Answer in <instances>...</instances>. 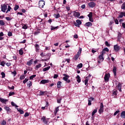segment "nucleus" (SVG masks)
<instances>
[{
    "label": "nucleus",
    "mask_w": 125,
    "mask_h": 125,
    "mask_svg": "<svg viewBox=\"0 0 125 125\" xmlns=\"http://www.w3.org/2000/svg\"><path fill=\"white\" fill-rule=\"evenodd\" d=\"M63 76V77L62 78V80L66 82L67 83H71V80H69V78H70V76L66 74H63L62 75Z\"/></svg>",
    "instance_id": "obj_1"
},
{
    "label": "nucleus",
    "mask_w": 125,
    "mask_h": 125,
    "mask_svg": "<svg viewBox=\"0 0 125 125\" xmlns=\"http://www.w3.org/2000/svg\"><path fill=\"white\" fill-rule=\"evenodd\" d=\"M82 54V48H80L79 49V50L76 55H75L74 60L75 61H77L78 59H79V57H80V55Z\"/></svg>",
    "instance_id": "obj_2"
},
{
    "label": "nucleus",
    "mask_w": 125,
    "mask_h": 125,
    "mask_svg": "<svg viewBox=\"0 0 125 125\" xmlns=\"http://www.w3.org/2000/svg\"><path fill=\"white\" fill-rule=\"evenodd\" d=\"M7 5L8 4H6L1 5V10L2 12H5V11H6V10L7 9Z\"/></svg>",
    "instance_id": "obj_3"
},
{
    "label": "nucleus",
    "mask_w": 125,
    "mask_h": 125,
    "mask_svg": "<svg viewBox=\"0 0 125 125\" xmlns=\"http://www.w3.org/2000/svg\"><path fill=\"white\" fill-rule=\"evenodd\" d=\"M74 26H76V27H78V28H80V25H82V21L80 20H77L76 22H74Z\"/></svg>",
    "instance_id": "obj_4"
},
{
    "label": "nucleus",
    "mask_w": 125,
    "mask_h": 125,
    "mask_svg": "<svg viewBox=\"0 0 125 125\" xmlns=\"http://www.w3.org/2000/svg\"><path fill=\"white\" fill-rule=\"evenodd\" d=\"M45 4V2L44 1L41 0L39 2V7L41 8H43V6Z\"/></svg>",
    "instance_id": "obj_5"
},
{
    "label": "nucleus",
    "mask_w": 125,
    "mask_h": 125,
    "mask_svg": "<svg viewBox=\"0 0 125 125\" xmlns=\"http://www.w3.org/2000/svg\"><path fill=\"white\" fill-rule=\"evenodd\" d=\"M88 5L91 8H93V7H95V5H96V3L93 1L90 2L88 3Z\"/></svg>",
    "instance_id": "obj_6"
},
{
    "label": "nucleus",
    "mask_w": 125,
    "mask_h": 125,
    "mask_svg": "<svg viewBox=\"0 0 125 125\" xmlns=\"http://www.w3.org/2000/svg\"><path fill=\"white\" fill-rule=\"evenodd\" d=\"M109 79H110V73L105 74L104 77L105 82H109Z\"/></svg>",
    "instance_id": "obj_7"
},
{
    "label": "nucleus",
    "mask_w": 125,
    "mask_h": 125,
    "mask_svg": "<svg viewBox=\"0 0 125 125\" xmlns=\"http://www.w3.org/2000/svg\"><path fill=\"white\" fill-rule=\"evenodd\" d=\"M4 109L5 110V111H6L7 112V114H10V113H11V109H10V108L8 106H4Z\"/></svg>",
    "instance_id": "obj_8"
},
{
    "label": "nucleus",
    "mask_w": 125,
    "mask_h": 125,
    "mask_svg": "<svg viewBox=\"0 0 125 125\" xmlns=\"http://www.w3.org/2000/svg\"><path fill=\"white\" fill-rule=\"evenodd\" d=\"M93 100H94V98L91 97H90L88 99V105L89 106H91V102H92V101H93Z\"/></svg>",
    "instance_id": "obj_9"
},
{
    "label": "nucleus",
    "mask_w": 125,
    "mask_h": 125,
    "mask_svg": "<svg viewBox=\"0 0 125 125\" xmlns=\"http://www.w3.org/2000/svg\"><path fill=\"white\" fill-rule=\"evenodd\" d=\"M41 121L43 122L44 124H45V125H47L48 121L46 120L45 116H43L41 118Z\"/></svg>",
    "instance_id": "obj_10"
},
{
    "label": "nucleus",
    "mask_w": 125,
    "mask_h": 125,
    "mask_svg": "<svg viewBox=\"0 0 125 125\" xmlns=\"http://www.w3.org/2000/svg\"><path fill=\"white\" fill-rule=\"evenodd\" d=\"M73 12V16H74V17H77L78 18H79V17L81 16V13L80 12H76L75 11Z\"/></svg>",
    "instance_id": "obj_11"
},
{
    "label": "nucleus",
    "mask_w": 125,
    "mask_h": 125,
    "mask_svg": "<svg viewBox=\"0 0 125 125\" xmlns=\"http://www.w3.org/2000/svg\"><path fill=\"white\" fill-rule=\"evenodd\" d=\"M120 49V48L119 46V45H118V44L114 45V51H115V52H118V51H119Z\"/></svg>",
    "instance_id": "obj_12"
},
{
    "label": "nucleus",
    "mask_w": 125,
    "mask_h": 125,
    "mask_svg": "<svg viewBox=\"0 0 125 125\" xmlns=\"http://www.w3.org/2000/svg\"><path fill=\"white\" fill-rule=\"evenodd\" d=\"M46 58L44 60V61H47V60H49L50 59V56H51V54L48 53L46 54Z\"/></svg>",
    "instance_id": "obj_13"
},
{
    "label": "nucleus",
    "mask_w": 125,
    "mask_h": 125,
    "mask_svg": "<svg viewBox=\"0 0 125 125\" xmlns=\"http://www.w3.org/2000/svg\"><path fill=\"white\" fill-rule=\"evenodd\" d=\"M0 101L1 103H3L4 104H6V102L8 101V100L2 99L1 98H0Z\"/></svg>",
    "instance_id": "obj_14"
},
{
    "label": "nucleus",
    "mask_w": 125,
    "mask_h": 125,
    "mask_svg": "<svg viewBox=\"0 0 125 125\" xmlns=\"http://www.w3.org/2000/svg\"><path fill=\"white\" fill-rule=\"evenodd\" d=\"M117 88L119 91L122 92V84L120 83H118V85H117Z\"/></svg>",
    "instance_id": "obj_15"
},
{
    "label": "nucleus",
    "mask_w": 125,
    "mask_h": 125,
    "mask_svg": "<svg viewBox=\"0 0 125 125\" xmlns=\"http://www.w3.org/2000/svg\"><path fill=\"white\" fill-rule=\"evenodd\" d=\"M35 47L36 49V52H39V51H40V45H39V44H36Z\"/></svg>",
    "instance_id": "obj_16"
},
{
    "label": "nucleus",
    "mask_w": 125,
    "mask_h": 125,
    "mask_svg": "<svg viewBox=\"0 0 125 125\" xmlns=\"http://www.w3.org/2000/svg\"><path fill=\"white\" fill-rule=\"evenodd\" d=\"M122 33L119 32L117 36L118 42H121V39H122Z\"/></svg>",
    "instance_id": "obj_17"
},
{
    "label": "nucleus",
    "mask_w": 125,
    "mask_h": 125,
    "mask_svg": "<svg viewBox=\"0 0 125 125\" xmlns=\"http://www.w3.org/2000/svg\"><path fill=\"white\" fill-rule=\"evenodd\" d=\"M48 83H49V80H42V81H41V83H42V84Z\"/></svg>",
    "instance_id": "obj_18"
},
{
    "label": "nucleus",
    "mask_w": 125,
    "mask_h": 125,
    "mask_svg": "<svg viewBox=\"0 0 125 125\" xmlns=\"http://www.w3.org/2000/svg\"><path fill=\"white\" fill-rule=\"evenodd\" d=\"M113 73L114 76L116 77L117 75V67H116V66H113Z\"/></svg>",
    "instance_id": "obj_19"
},
{
    "label": "nucleus",
    "mask_w": 125,
    "mask_h": 125,
    "mask_svg": "<svg viewBox=\"0 0 125 125\" xmlns=\"http://www.w3.org/2000/svg\"><path fill=\"white\" fill-rule=\"evenodd\" d=\"M85 26L86 27H91V26H92V23H91V22H86L85 23Z\"/></svg>",
    "instance_id": "obj_20"
},
{
    "label": "nucleus",
    "mask_w": 125,
    "mask_h": 125,
    "mask_svg": "<svg viewBox=\"0 0 125 125\" xmlns=\"http://www.w3.org/2000/svg\"><path fill=\"white\" fill-rule=\"evenodd\" d=\"M33 59H31L28 62H27L26 64L28 65V66H31L32 64H33Z\"/></svg>",
    "instance_id": "obj_21"
},
{
    "label": "nucleus",
    "mask_w": 125,
    "mask_h": 125,
    "mask_svg": "<svg viewBox=\"0 0 125 125\" xmlns=\"http://www.w3.org/2000/svg\"><path fill=\"white\" fill-rule=\"evenodd\" d=\"M121 117L122 119H125V111H123L121 113Z\"/></svg>",
    "instance_id": "obj_22"
},
{
    "label": "nucleus",
    "mask_w": 125,
    "mask_h": 125,
    "mask_svg": "<svg viewBox=\"0 0 125 125\" xmlns=\"http://www.w3.org/2000/svg\"><path fill=\"white\" fill-rule=\"evenodd\" d=\"M41 67H42V63H40L39 64L36 65L35 69V70L38 71V70L39 69H40V68H41Z\"/></svg>",
    "instance_id": "obj_23"
},
{
    "label": "nucleus",
    "mask_w": 125,
    "mask_h": 125,
    "mask_svg": "<svg viewBox=\"0 0 125 125\" xmlns=\"http://www.w3.org/2000/svg\"><path fill=\"white\" fill-rule=\"evenodd\" d=\"M18 112H19L21 115L24 114V111L20 108H17Z\"/></svg>",
    "instance_id": "obj_24"
},
{
    "label": "nucleus",
    "mask_w": 125,
    "mask_h": 125,
    "mask_svg": "<svg viewBox=\"0 0 125 125\" xmlns=\"http://www.w3.org/2000/svg\"><path fill=\"white\" fill-rule=\"evenodd\" d=\"M46 91H40L39 92V96H42V95H44V94L45 93L46 94Z\"/></svg>",
    "instance_id": "obj_25"
},
{
    "label": "nucleus",
    "mask_w": 125,
    "mask_h": 125,
    "mask_svg": "<svg viewBox=\"0 0 125 125\" xmlns=\"http://www.w3.org/2000/svg\"><path fill=\"white\" fill-rule=\"evenodd\" d=\"M118 92V90L113 91L112 92V96H114V97L117 96V94Z\"/></svg>",
    "instance_id": "obj_26"
},
{
    "label": "nucleus",
    "mask_w": 125,
    "mask_h": 125,
    "mask_svg": "<svg viewBox=\"0 0 125 125\" xmlns=\"http://www.w3.org/2000/svg\"><path fill=\"white\" fill-rule=\"evenodd\" d=\"M50 69V66H48L47 67H45L42 69L43 72H46V71H48Z\"/></svg>",
    "instance_id": "obj_27"
},
{
    "label": "nucleus",
    "mask_w": 125,
    "mask_h": 125,
    "mask_svg": "<svg viewBox=\"0 0 125 125\" xmlns=\"http://www.w3.org/2000/svg\"><path fill=\"white\" fill-rule=\"evenodd\" d=\"M99 59L101 60V61H104V58H103V55L101 54L99 56Z\"/></svg>",
    "instance_id": "obj_28"
},
{
    "label": "nucleus",
    "mask_w": 125,
    "mask_h": 125,
    "mask_svg": "<svg viewBox=\"0 0 125 125\" xmlns=\"http://www.w3.org/2000/svg\"><path fill=\"white\" fill-rule=\"evenodd\" d=\"M0 26H4V25H5V23L4 22V21L0 20Z\"/></svg>",
    "instance_id": "obj_29"
},
{
    "label": "nucleus",
    "mask_w": 125,
    "mask_h": 125,
    "mask_svg": "<svg viewBox=\"0 0 125 125\" xmlns=\"http://www.w3.org/2000/svg\"><path fill=\"white\" fill-rule=\"evenodd\" d=\"M62 82H61V81H59L57 83V87L58 88H60V87H61V83Z\"/></svg>",
    "instance_id": "obj_30"
},
{
    "label": "nucleus",
    "mask_w": 125,
    "mask_h": 125,
    "mask_svg": "<svg viewBox=\"0 0 125 125\" xmlns=\"http://www.w3.org/2000/svg\"><path fill=\"white\" fill-rule=\"evenodd\" d=\"M77 79V82H78L79 83H81V77L79 75H77L76 77Z\"/></svg>",
    "instance_id": "obj_31"
},
{
    "label": "nucleus",
    "mask_w": 125,
    "mask_h": 125,
    "mask_svg": "<svg viewBox=\"0 0 125 125\" xmlns=\"http://www.w3.org/2000/svg\"><path fill=\"white\" fill-rule=\"evenodd\" d=\"M54 15L55 18H56V19H58V18L60 17V14H59V13L55 14Z\"/></svg>",
    "instance_id": "obj_32"
},
{
    "label": "nucleus",
    "mask_w": 125,
    "mask_h": 125,
    "mask_svg": "<svg viewBox=\"0 0 125 125\" xmlns=\"http://www.w3.org/2000/svg\"><path fill=\"white\" fill-rule=\"evenodd\" d=\"M36 77H37V75L36 74L32 75L29 77V80H34V78H36Z\"/></svg>",
    "instance_id": "obj_33"
},
{
    "label": "nucleus",
    "mask_w": 125,
    "mask_h": 125,
    "mask_svg": "<svg viewBox=\"0 0 125 125\" xmlns=\"http://www.w3.org/2000/svg\"><path fill=\"white\" fill-rule=\"evenodd\" d=\"M103 112H104V109L100 108L99 110V113L100 115H101L102 113H103Z\"/></svg>",
    "instance_id": "obj_34"
},
{
    "label": "nucleus",
    "mask_w": 125,
    "mask_h": 125,
    "mask_svg": "<svg viewBox=\"0 0 125 125\" xmlns=\"http://www.w3.org/2000/svg\"><path fill=\"white\" fill-rule=\"evenodd\" d=\"M56 29H58V26L54 27L53 26H51V31H53Z\"/></svg>",
    "instance_id": "obj_35"
},
{
    "label": "nucleus",
    "mask_w": 125,
    "mask_h": 125,
    "mask_svg": "<svg viewBox=\"0 0 125 125\" xmlns=\"http://www.w3.org/2000/svg\"><path fill=\"white\" fill-rule=\"evenodd\" d=\"M96 113H97V109H95L93 110V111L92 113V116L93 117L94 115H95Z\"/></svg>",
    "instance_id": "obj_36"
},
{
    "label": "nucleus",
    "mask_w": 125,
    "mask_h": 125,
    "mask_svg": "<svg viewBox=\"0 0 125 125\" xmlns=\"http://www.w3.org/2000/svg\"><path fill=\"white\" fill-rule=\"evenodd\" d=\"M11 105L13 107H16V108H18V105H17L16 104H15V103H14V102H11Z\"/></svg>",
    "instance_id": "obj_37"
},
{
    "label": "nucleus",
    "mask_w": 125,
    "mask_h": 125,
    "mask_svg": "<svg viewBox=\"0 0 125 125\" xmlns=\"http://www.w3.org/2000/svg\"><path fill=\"white\" fill-rule=\"evenodd\" d=\"M41 33V30L38 29L35 32L34 35H39Z\"/></svg>",
    "instance_id": "obj_38"
},
{
    "label": "nucleus",
    "mask_w": 125,
    "mask_h": 125,
    "mask_svg": "<svg viewBox=\"0 0 125 125\" xmlns=\"http://www.w3.org/2000/svg\"><path fill=\"white\" fill-rule=\"evenodd\" d=\"M121 9H123L124 10H125V2L122 4V5L121 6Z\"/></svg>",
    "instance_id": "obj_39"
},
{
    "label": "nucleus",
    "mask_w": 125,
    "mask_h": 125,
    "mask_svg": "<svg viewBox=\"0 0 125 125\" xmlns=\"http://www.w3.org/2000/svg\"><path fill=\"white\" fill-rule=\"evenodd\" d=\"M67 61V63H70V59H66L62 61L63 63H65Z\"/></svg>",
    "instance_id": "obj_40"
},
{
    "label": "nucleus",
    "mask_w": 125,
    "mask_h": 125,
    "mask_svg": "<svg viewBox=\"0 0 125 125\" xmlns=\"http://www.w3.org/2000/svg\"><path fill=\"white\" fill-rule=\"evenodd\" d=\"M59 111V106L57 107L54 111V114H57V112Z\"/></svg>",
    "instance_id": "obj_41"
},
{
    "label": "nucleus",
    "mask_w": 125,
    "mask_h": 125,
    "mask_svg": "<svg viewBox=\"0 0 125 125\" xmlns=\"http://www.w3.org/2000/svg\"><path fill=\"white\" fill-rule=\"evenodd\" d=\"M77 68H79V69H81V68H83V63H81L78 64Z\"/></svg>",
    "instance_id": "obj_42"
},
{
    "label": "nucleus",
    "mask_w": 125,
    "mask_h": 125,
    "mask_svg": "<svg viewBox=\"0 0 125 125\" xmlns=\"http://www.w3.org/2000/svg\"><path fill=\"white\" fill-rule=\"evenodd\" d=\"M11 74L14 75V77H15V76L17 75V72H16V70H14V71H11Z\"/></svg>",
    "instance_id": "obj_43"
},
{
    "label": "nucleus",
    "mask_w": 125,
    "mask_h": 125,
    "mask_svg": "<svg viewBox=\"0 0 125 125\" xmlns=\"http://www.w3.org/2000/svg\"><path fill=\"white\" fill-rule=\"evenodd\" d=\"M32 82L31 81H29L27 83V85L28 86H29V87H31V86H32Z\"/></svg>",
    "instance_id": "obj_44"
},
{
    "label": "nucleus",
    "mask_w": 125,
    "mask_h": 125,
    "mask_svg": "<svg viewBox=\"0 0 125 125\" xmlns=\"http://www.w3.org/2000/svg\"><path fill=\"white\" fill-rule=\"evenodd\" d=\"M19 9V5H16L14 8V10H15V11H16V10H18Z\"/></svg>",
    "instance_id": "obj_45"
},
{
    "label": "nucleus",
    "mask_w": 125,
    "mask_h": 125,
    "mask_svg": "<svg viewBox=\"0 0 125 125\" xmlns=\"http://www.w3.org/2000/svg\"><path fill=\"white\" fill-rule=\"evenodd\" d=\"M11 9H12L11 7L10 6L8 5L7 10L6 12V13H7L9 11H10V10H11Z\"/></svg>",
    "instance_id": "obj_46"
},
{
    "label": "nucleus",
    "mask_w": 125,
    "mask_h": 125,
    "mask_svg": "<svg viewBox=\"0 0 125 125\" xmlns=\"http://www.w3.org/2000/svg\"><path fill=\"white\" fill-rule=\"evenodd\" d=\"M24 53V52H23V50L22 49H21L19 50V54L20 55H23V54Z\"/></svg>",
    "instance_id": "obj_47"
},
{
    "label": "nucleus",
    "mask_w": 125,
    "mask_h": 125,
    "mask_svg": "<svg viewBox=\"0 0 125 125\" xmlns=\"http://www.w3.org/2000/svg\"><path fill=\"white\" fill-rule=\"evenodd\" d=\"M28 81H29V78H25V80L23 81V83L25 84V83H26Z\"/></svg>",
    "instance_id": "obj_48"
},
{
    "label": "nucleus",
    "mask_w": 125,
    "mask_h": 125,
    "mask_svg": "<svg viewBox=\"0 0 125 125\" xmlns=\"http://www.w3.org/2000/svg\"><path fill=\"white\" fill-rule=\"evenodd\" d=\"M0 65H1V66H2L3 67H4V65H5V62L4 61L1 62Z\"/></svg>",
    "instance_id": "obj_49"
},
{
    "label": "nucleus",
    "mask_w": 125,
    "mask_h": 125,
    "mask_svg": "<svg viewBox=\"0 0 125 125\" xmlns=\"http://www.w3.org/2000/svg\"><path fill=\"white\" fill-rule=\"evenodd\" d=\"M1 75L2 76V77H1L2 79H3L4 78H5V73H4V72H2L1 73Z\"/></svg>",
    "instance_id": "obj_50"
},
{
    "label": "nucleus",
    "mask_w": 125,
    "mask_h": 125,
    "mask_svg": "<svg viewBox=\"0 0 125 125\" xmlns=\"http://www.w3.org/2000/svg\"><path fill=\"white\" fill-rule=\"evenodd\" d=\"M88 79H85L84 80L85 85H88Z\"/></svg>",
    "instance_id": "obj_51"
},
{
    "label": "nucleus",
    "mask_w": 125,
    "mask_h": 125,
    "mask_svg": "<svg viewBox=\"0 0 125 125\" xmlns=\"http://www.w3.org/2000/svg\"><path fill=\"white\" fill-rule=\"evenodd\" d=\"M15 94V93L14 92H10L9 93V96H12V95H14Z\"/></svg>",
    "instance_id": "obj_52"
},
{
    "label": "nucleus",
    "mask_w": 125,
    "mask_h": 125,
    "mask_svg": "<svg viewBox=\"0 0 125 125\" xmlns=\"http://www.w3.org/2000/svg\"><path fill=\"white\" fill-rule=\"evenodd\" d=\"M105 44L106 46H107L108 47H110V46L111 45L110 44H109V42H108L107 41L105 42Z\"/></svg>",
    "instance_id": "obj_53"
},
{
    "label": "nucleus",
    "mask_w": 125,
    "mask_h": 125,
    "mask_svg": "<svg viewBox=\"0 0 125 125\" xmlns=\"http://www.w3.org/2000/svg\"><path fill=\"white\" fill-rule=\"evenodd\" d=\"M89 18H91L92 17V12H90L89 14L87 15Z\"/></svg>",
    "instance_id": "obj_54"
},
{
    "label": "nucleus",
    "mask_w": 125,
    "mask_h": 125,
    "mask_svg": "<svg viewBox=\"0 0 125 125\" xmlns=\"http://www.w3.org/2000/svg\"><path fill=\"white\" fill-rule=\"evenodd\" d=\"M24 79H25V75H21L20 77V79L21 80H24Z\"/></svg>",
    "instance_id": "obj_55"
},
{
    "label": "nucleus",
    "mask_w": 125,
    "mask_h": 125,
    "mask_svg": "<svg viewBox=\"0 0 125 125\" xmlns=\"http://www.w3.org/2000/svg\"><path fill=\"white\" fill-rule=\"evenodd\" d=\"M61 100H62V98H59L57 99V103L60 104L61 103Z\"/></svg>",
    "instance_id": "obj_56"
},
{
    "label": "nucleus",
    "mask_w": 125,
    "mask_h": 125,
    "mask_svg": "<svg viewBox=\"0 0 125 125\" xmlns=\"http://www.w3.org/2000/svg\"><path fill=\"white\" fill-rule=\"evenodd\" d=\"M5 19L7 21H11V18L9 17H7L5 18Z\"/></svg>",
    "instance_id": "obj_57"
},
{
    "label": "nucleus",
    "mask_w": 125,
    "mask_h": 125,
    "mask_svg": "<svg viewBox=\"0 0 125 125\" xmlns=\"http://www.w3.org/2000/svg\"><path fill=\"white\" fill-rule=\"evenodd\" d=\"M100 108L104 109L103 108H104V105H103V103H101Z\"/></svg>",
    "instance_id": "obj_58"
},
{
    "label": "nucleus",
    "mask_w": 125,
    "mask_h": 125,
    "mask_svg": "<svg viewBox=\"0 0 125 125\" xmlns=\"http://www.w3.org/2000/svg\"><path fill=\"white\" fill-rule=\"evenodd\" d=\"M8 37H12V32L9 31L8 32Z\"/></svg>",
    "instance_id": "obj_59"
},
{
    "label": "nucleus",
    "mask_w": 125,
    "mask_h": 125,
    "mask_svg": "<svg viewBox=\"0 0 125 125\" xmlns=\"http://www.w3.org/2000/svg\"><path fill=\"white\" fill-rule=\"evenodd\" d=\"M22 29H28V26H27L26 24H24V25L22 26Z\"/></svg>",
    "instance_id": "obj_60"
},
{
    "label": "nucleus",
    "mask_w": 125,
    "mask_h": 125,
    "mask_svg": "<svg viewBox=\"0 0 125 125\" xmlns=\"http://www.w3.org/2000/svg\"><path fill=\"white\" fill-rule=\"evenodd\" d=\"M41 56L42 57H44V56H46V54H44L43 53H41V54H40Z\"/></svg>",
    "instance_id": "obj_61"
},
{
    "label": "nucleus",
    "mask_w": 125,
    "mask_h": 125,
    "mask_svg": "<svg viewBox=\"0 0 125 125\" xmlns=\"http://www.w3.org/2000/svg\"><path fill=\"white\" fill-rule=\"evenodd\" d=\"M118 113H120V110H117L114 113V116H116Z\"/></svg>",
    "instance_id": "obj_62"
},
{
    "label": "nucleus",
    "mask_w": 125,
    "mask_h": 125,
    "mask_svg": "<svg viewBox=\"0 0 125 125\" xmlns=\"http://www.w3.org/2000/svg\"><path fill=\"white\" fill-rule=\"evenodd\" d=\"M2 125H6V121L3 120L2 123H1Z\"/></svg>",
    "instance_id": "obj_63"
},
{
    "label": "nucleus",
    "mask_w": 125,
    "mask_h": 125,
    "mask_svg": "<svg viewBox=\"0 0 125 125\" xmlns=\"http://www.w3.org/2000/svg\"><path fill=\"white\" fill-rule=\"evenodd\" d=\"M8 88L9 89H14V86H12L11 87L8 86Z\"/></svg>",
    "instance_id": "obj_64"
}]
</instances>
